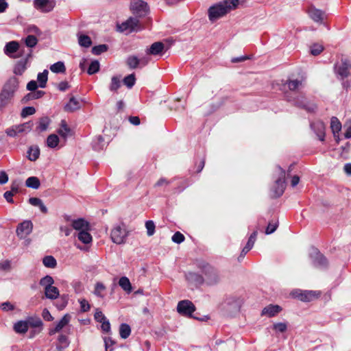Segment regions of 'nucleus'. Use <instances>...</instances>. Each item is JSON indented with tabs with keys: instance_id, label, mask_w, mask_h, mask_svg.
<instances>
[{
	"instance_id": "nucleus-58",
	"label": "nucleus",
	"mask_w": 351,
	"mask_h": 351,
	"mask_svg": "<svg viewBox=\"0 0 351 351\" xmlns=\"http://www.w3.org/2000/svg\"><path fill=\"white\" fill-rule=\"evenodd\" d=\"M278 227V222H269L268 226H267L265 233L267 234H270L274 232Z\"/></svg>"
},
{
	"instance_id": "nucleus-29",
	"label": "nucleus",
	"mask_w": 351,
	"mask_h": 351,
	"mask_svg": "<svg viewBox=\"0 0 351 351\" xmlns=\"http://www.w3.org/2000/svg\"><path fill=\"white\" fill-rule=\"evenodd\" d=\"M45 294L48 299L54 300L59 296V291L57 287L51 285L45 289Z\"/></svg>"
},
{
	"instance_id": "nucleus-56",
	"label": "nucleus",
	"mask_w": 351,
	"mask_h": 351,
	"mask_svg": "<svg viewBox=\"0 0 351 351\" xmlns=\"http://www.w3.org/2000/svg\"><path fill=\"white\" fill-rule=\"evenodd\" d=\"M184 236L180 232H176L172 237V241L176 243H181L184 241Z\"/></svg>"
},
{
	"instance_id": "nucleus-41",
	"label": "nucleus",
	"mask_w": 351,
	"mask_h": 351,
	"mask_svg": "<svg viewBox=\"0 0 351 351\" xmlns=\"http://www.w3.org/2000/svg\"><path fill=\"white\" fill-rule=\"evenodd\" d=\"M78 43L80 46L84 47H89L92 45L90 38L86 35H80L78 36Z\"/></svg>"
},
{
	"instance_id": "nucleus-22",
	"label": "nucleus",
	"mask_w": 351,
	"mask_h": 351,
	"mask_svg": "<svg viewBox=\"0 0 351 351\" xmlns=\"http://www.w3.org/2000/svg\"><path fill=\"white\" fill-rule=\"evenodd\" d=\"M80 101L75 97H71L69 101L65 105L64 110L66 112H73L80 108Z\"/></svg>"
},
{
	"instance_id": "nucleus-8",
	"label": "nucleus",
	"mask_w": 351,
	"mask_h": 351,
	"mask_svg": "<svg viewBox=\"0 0 351 351\" xmlns=\"http://www.w3.org/2000/svg\"><path fill=\"white\" fill-rule=\"evenodd\" d=\"M177 311L182 315L192 317V314L195 311V306L190 300H184L178 302Z\"/></svg>"
},
{
	"instance_id": "nucleus-55",
	"label": "nucleus",
	"mask_w": 351,
	"mask_h": 351,
	"mask_svg": "<svg viewBox=\"0 0 351 351\" xmlns=\"http://www.w3.org/2000/svg\"><path fill=\"white\" fill-rule=\"evenodd\" d=\"M11 261L10 260H3L0 261V270L8 271L11 269Z\"/></svg>"
},
{
	"instance_id": "nucleus-19",
	"label": "nucleus",
	"mask_w": 351,
	"mask_h": 351,
	"mask_svg": "<svg viewBox=\"0 0 351 351\" xmlns=\"http://www.w3.org/2000/svg\"><path fill=\"white\" fill-rule=\"evenodd\" d=\"M313 130H315L319 139L324 141L325 135V125L324 122L318 121L311 124Z\"/></svg>"
},
{
	"instance_id": "nucleus-40",
	"label": "nucleus",
	"mask_w": 351,
	"mask_h": 351,
	"mask_svg": "<svg viewBox=\"0 0 351 351\" xmlns=\"http://www.w3.org/2000/svg\"><path fill=\"white\" fill-rule=\"evenodd\" d=\"M287 84L291 90H296L303 86V82L299 80H289Z\"/></svg>"
},
{
	"instance_id": "nucleus-13",
	"label": "nucleus",
	"mask_w": 351,
	"mask_h": 351,
	"mask_svg": "<svg viewBox=\"0 0 351 351\" xmlns=\"http://www.w3.org/2000/svg\"><path fill=\"white\" fill-rule=\"evenodd\" d=\"M310 256L315 267H324L326 266L327 261L326 258L317 249H312Z\"/></svg>"
},
{
	"instance_id": "nucleus-34",
	"label": "nucleus",
	"mask_w": 351,
	"mask_h": 351,
	"mask_svg": "<svg viewBox=\"0 0 351 351\" xmlns=\"http://www.w3.org/2000/svg\"><path fill=\"white\" fill-rule=\"evenodd\" d=\"M48 71L44 70L43 72L39 73L37 76V80L39 83L38 86L40 88H45L48 80Z\"/></svg>"
},
{
	"instance_id": "nucleus-47",
	"label": "nucleus",
	"mask_w": 351,
	"mask_h": 351,
	"mask_svg": "<svg viewBox=\"0 0 351 351\" xmlns=\"http://www.w3.org/2000/svg\"><path fill=\"white\" fill-rule=\"evenodd\" d=\"M145 228L147 229V234L149 237L152 236L155 233V224L153 221L149 220L145 222Z\"/></svg>"
},
{
	"instance_id": "nucleus-46",
	"label": "nucleus",
	"mask_w": 351,
	"mask_h": 351,
	"mask_svg": "<svg viewBox=\"0 0 351 351\" xmlns=\"http://www.w3.org/2000/svg\"><path fill=\"white\" fill-rule=\"evenodd\" d=\"M99 70V62L97 60L92 61L88 69V73L93 75Z\"/></svg>"
},
{
	"instance_id": "nucleus-37",
	"label": "nucleus",
	"mask_w": 351,
	"mask_h": 351,
	"mask_svg": "<svg viewBox=\"0 0 351 351\" xmlns=\"http://www.w3.org/2000/svg\"><path fill=\"white\" fill-rule=\"evenodd\" d=\"M131 333V328L127 324H121L119 327V334L122 339H127Z\"/></svg>"
},
{
	"instance_id": "nucleus-20",
	"label": "nucleus",
	"mask_w": 351,
	"mask_h": 351,
	"mask_svg": "<svg viewBox=\"0 0 351 351\" xmlns=\"http://www.w3.org/2000/svg\"><path fill=\"white\" fill-rule=\"evenodd\" d=\"M281 310L280 306L270 304L263 309L261 315L271 317L278 314Z\"/></svg>"
},
{
	"instance_id": "nucleus-5",
	"label": "nucleus",
	"mask_w": 351,
	"mask_h": 351,
	"mask_svg": "<svg viewBox=\"0 0 351 351\" xmlns=\"http://www.w3.org/2000/svg\"><path fill=\"white\" fill-rule=\"evenodd\" d=\"M141 29L139 21L136 17H130L127 21L121 25H117V29L119 32H137Z\"/></svg>"
},
{
	"instance_id": "nucleus-3",
	"label": "nucleus",
	"mask_w": 351,
	"mask_h": 351,
	"mask_svg": "<svg viewBox=\"0 0 351 351\" xmlns=\"http://www.w3.org/2000/svg\"><path fill=\"white\" fill-rule=\"evenodd\" d=\"M128 234L129 232L124 224H117L111 230L110 238L113 243L121 245L125 243Z\"/></svg>"
},
{
	"instance_id": "nucleus-50",
	"label": "nucleus",
	"mask_w": 351,
	"mask_h": 351,
	"mask_svg": "<svg viewBox=\"0 0 351 351\" xmlns=\"http://www.w3.org/2000/svg\"><path fill=\"white\" fill-rule=\"evenodd\" d=\"M108 47L106 45H99L92 48V53L95 55H99L108 50Z\"/></svg>"
},
{
	"instance_id": "nucleus-60",
	"label": "nucleus",
	"mask_w": 351,
	"mask_h": 351,
	"mask_svg": "<svg viewBox=\"0 0 351 351\" xmlns=\"http://www.w3.org/2000/svg\"><path fill=\"white\" fill-rule=\"evenodd\" d=\"M138 61L140 66H146L151 61L150 55H147L146 53L145 56L138 58Z\"/></svg>"
},
{
	"instance_id": "nucleus-36",
	"label": "nucleus",
	"mask_w": 351,
	"mask_h": 351,
	"mask_svg": "<svg viewBox=\"0 0 351 351\" xmlns=\"http://www.w3.org/2000/svg\"><path fill=\"white\" fill-rule=\"evenodd\" d=\"M50 70L55 73H63L66 71V67L62 62H57L50 66Z\"/></svg>"
},
{
	"instance_id": "nucleus-9",
	"label": "nucleus",
	"mask_w": 351,
	"mask_h": 351,
	"mask_svg": "<svg viewBox=\"0 0 351 351\" xmlns=\"http://www.w3.org/2000/svg\"><path fill=\"white\" fill-rule=\"evenodd\" d=\"M32 123L30 122L24 123L23 124L14 125L6 130L8 136L16 137L21 133H27L32 130Z\"/></svg>"
},
{
	"instance_id": "nucleus-24",
	"label": "nucleus",
	"mask_w": 351,
	"mask_h": 351,
	"mask_svg": "<svg viewBox=\"0 0 351 351\" xmlns=\"http://www.w3.org/2000/svg\"><path fill=\"white\" fill-rule=\"evenodd\" d=\"M28 60V57H27L24 60H21L15 64L14 68V73L16 75H21L24 71H25L27 66V63Z\"/></svg>"
},
{
	"instance_id": "nucleus-45",
	"label": "nucleus",
	"mask_w": 351,
	"mask_h": 351,
	"mask_svg": "<svg viewBox=\"0 0 351 351\" xmlns=\"http://www.w3.org/2000/svg\"><path fill=\"white\" fill-rule=\"evenodd\" d=\"M323 50L324 47L318 43H314L310 47L311 53L315 56L320 54Z\"/></svg>"
},
{
	"instance_id": "nucleus-61",
	"label": "nucleus",
	"mask_w": 351,
	"mask_h": 351,
	"mask_svg": "<svg viewBox=\"0 0 351 351\" xmlns=\"http://www.w3.org/2000/svg\"><path fill=\"white\" fill-rule=\"evenodd\" d=\"M95 319L101 323L104 320H106L107 318L106 316L103 314V313L101 311L97 310V311L95 313Z\"/></svg>"
},
{
	"instance_id": "nucleus-28",
	"label": "nucleus",
	"mask_w": 351,
	"mask_h": 351,
	"mask_svg": "<svg viewBox=\"0 0 351 351\" xmlns=\"http://www.w3.org/2000/svg\"><path fill=\"white\" fill-rule=\"evenodd\" d=\"M40 156V149L38 146H31L27 151V158L31 161H36Z\"/></svg>"
},
{
	"instance_id": "nucleus-39",
	"label": "nucleus",
	"mask_w": 351,
	"mask_h": 351,
	"mask_svg": "<svg viewBox=\"0 0 351 351\" xmlns=\"http://www.w3.org/2000/svg\"><path fill=\"white\" fill-rule=\"evenodd\" d=\"M126 64L129 68L134 69L139 65L138 58L136 56H130L126 60Z\"/></svg>"
},
{
	"instance_id": "nucleus-53",
	"label": "nucleus",
	"mask_w": 351,
	"mask_h": 351,
	"mask_svg": "<svg viewBox=\"0 0 351 351\" xmlns=\"http://www.w3.org/2000/svg\"><path fill=\"white\" fill-rule=\"evenodd\" d=\"M273 328L276 332H284L287 329V324L284 322L276 323L273 325Z\"/></svg>"
},
{
	"instance_id": "nucleus-38",
	"label": "nucleus",
	"mask_w": 351,
	"mask_h": 351,
	"mask_svg": "<svg viewBox=\"0 0 351 351\" xmlns=\"http://www.w3.org/2000/svg\"><path fill=\"white\" fill-rule=\"evenodd\" d=\"M59 137L56 134H50L47 138V145L50 148H55L59 143Z\"/></svg>"
},
{
	"instance_id": "nucleus-49",
	"label": "nucleus",
	"mask_w": 351,
	"mask_h": 351,
	"mask_svg": "<svg viewBox=\"0 0 351 351\" xmlns=\"http://www.w3.org/2000/svg\"><path fill=\"white\" fill-rule=\"evenodd\" d=\"M50 121L47 117H43L40 119L38 129L40 132L46 130L49 125Z\"/></svg>"
},
{
	"instance_id": "nucleus-26",
	"label": "nucleus",
	"mask_w": 351,
	"mask_h": 351,
	"mask_svg": "<svg viewBox=\"0 0 351 351\" xmlns=\"http://www.w3.org/2000/svg\"><path fill=\"white\" fill-rule=\"evenodd\" d=\"M14 97L3 91L0 93V110H3L12 101Z\"/></svg>"
},
{
	"instance_id": "nucleus-35",
	"label": "nucleus",
	"mask_w": 351,
	"mask_h": 351,
	"mask_svg": "<svg viewBox=\"0 0 351 351\" xmlns=\"http://www.w3.org/2000/svg\"><path fill=\"white\" fill-rule=\"evenodd\" d=\"M330 128L335 136L336 135V134H338L341 130V123L337 117H332L330 121Z\"/></svg>"
},
{
	"instance_id": "nucleus-16",
	"label": "nucleus",
	"mask_w": 351,
	"mask_h": 351,
	"mask_svg": "<svg viewBox=\"0 0 351 351\" xmlns=\"http://www.w3.org/2000/svg\"><path fill=\"white\" fill-rule=\"evenodd\" d=\"M350 64L347 61L342 60L341 62L335 65V72L341 78L346 77L349 74Z\"/></svg>"
},
{
	"instance_id": "nucleus-21",
	"label": "nucleus",
	"mask_w": 351,
	"mask_h": 351,
	"mask_svg": "<svg viewBox=\"0 0 351 351\" xmlns=\"http://www.w3.org/2000/svg\"><path fill=\"white\" fill-rule=\"evenodd\" d=\"M72 227L79 232L89 230V223L84 219L80 218L72 221Z\"/></svg>"
},
{
	"instance_id": "nucleus-62",
	"label": "nucleus",
	"mask_w": 351,
	"mask_h": 351,
	"mask_svg": "<svg viewBox=\"0 0 351 351\" xmlns=\"http://www.w3.org/2000/svg\"><path fill=\"white\" fill-rule=\"evenodd\" d=\"M81 310L83 312H86L90 309V304L88 301L85 299L81 300L80 301Z\"/></svg>"
},
{
	"instance_id": "nucleus-18",
	"label": "nucleus",
	"mask_w": 351,
	"mask_h": 351,
	"mask_svg": "<svg viewBox=\"0 0 351 351\" xmlns=\"http://www.w3.org/2000/svg\"><path fill=\"white\" fill-rule=\"evenodd\" d=\"M19 48V43L16 41H11L8 43L4 48V53L10 58H16L19 57V56L14 55Z\"/></svg>"
},
{
	"instance_id": "nucleus-51",
	"label": "nucleus",
	"mask_w": 351,
	"mask_h": 351,
	"mask_svg": "<svg viewBox=\"0 0 351 351\" xmlns=\"http://www.w3.org/2000/svg\"><path fill=\"white\" fill-rule=\"evenodd\" d=\"M104 344H105V350L106 351H113V346L115 343V341L112 340L110 337H104Z\"/></svg>"
},
{
	"instance_id": "nucleus-64",
	"label": "nucleus",
	"mask_w": 351,
	"mask_h": 351,
	"mask_svg": "<svg viewBox=\"0 0 351 351\" xmlns=\"http://www.w3.org/2000/svg\"><path fill=\"white\" fill-rule=\"evenodd\" d=\"M345 128H346V131L344 134V136L346 138H351V120L348 121L345 124Z\"/></svg>"
},
{
	"instance_id": "nucleus-33",
	"label": "nucleus",
	"mask_w": 351,
	"mask_h": 351,
	"mask_svg": "<svg viewBox=\"0 0 351 351\" xmlns=\"http://www.w3.org/2000/svg\"><path fill=\"white\" fill-rule=\"evenodd\" d=\"M119 285L126 292L130 293L132 291V285L128 278L121 277L119 280Z\"/></svg>"
},
{
	"instance_id": "nucleus-23",
	"label": "nucleus",
	"mask_w": 351,
	"mask_h": 351,
	"mask_svg": "<svg viewBox=\"0 0 351 351\" xmlns=\"http://www.w3.org/2000/svg\"><path fill=\"white\" fill-rule=\"evenodd\" d=\"M88 230H89L80 231L77 234V237L79 241H80L82 243L86 245L90 244L93 241V237L88 232Z\"/></svg>"
},
{
	"instance_id": "nucleus-14",
	"label": "nucleus",
	"mask_w": 351,
	"mask_h": 351,
	"mask_svg": "<svg viewBox=\"0 0 351 351\" xmlns=\"http://www.w3.org/2000/svg\"><path fill=\"white\" fill-rule=\"evenodd\" d=\"M70 321L71 315L69 314L64 315L53 328L49 329V335H53L57 332H59L64 327L69 324Z\"/></svg>"
},
{
	"instance_id": "nucleus-31",
	"label": "nucleus",
	"mask_w": 351,
	"mask_h": 351,
	"mask_svg": "<svg viewBox=\"0 0 351 351\" xmlns=\"http://www.w3.org/2000/svg\"><path fill=\"white\" fill-rule=\"evenodd\" d=\"M28 324L25 321H19L14 326V330L18 333H25L28 330Z\"/></svg>"
},
{
	"instance_id": "nucleus-12",
	"label": "nucleus",
	"mask_w": 351,
	"mask_h": 351,
	"mask_svg": "<svg viewBox=\"0 0 351 351\" xmlns=\"http://www.w3.org/2000/svg\"><path fill=\"white\" fill-rule=\"evenodd\" d=\"M19 87V80L16 77H10L3 86L1 91L14 97Z\"/></svg>"
},
{
	"instance_id": "nucleus-57",
	"label": "nucleus",
	"mask_w": 351,
	"mask_h": 351,
	"mask_svg": "<svg viewBox=\"0 0 351 351\" xmlns=\"http://www.w3.org/2000/svg\"><path fill=\"white\" fill-rule=\"evenodd\" d=\"M257 237V231H254L250 237L246 245V248H252Z\"/></svg>"
},
{
	"instance_id": "nucleus-25",
	"label": "nucleus",
	"mask_w": 351,
	"mask_h": 351,
	"mask_svg": "<svg viewBox=\"0 0 351 351\" xmlns=\"http://www.w3.org/2000/svg\"><path fill=\"white\" fill-rule=\"evenodd\" d=\"M45 94V92L43 90H34L31 91V93L27 94L22 99L23 103H27L30 100L37 99L42 97Z\"/></svg>"
},
{
	"instance_id": "nucleus-42",
	"label": "nucleus",
	"mask_w": 351,
	"mask_h": 351,
	"mask_svg": "<svg viewBox=\"0 0 351 351\" xmlns=\"http://www.w3.org/2000/svg\"><path fill=\"white\" fill-rule=\"evenodd\" d=\"M43 265L49 268H54L56 266V260L52 256H47L43 259Z\"/></svg>"
},
{
	"instance_id": "nucleus-7",
	"label": "nucleus",
	"mask_w": 351,
	"mask_h": 351,
	"mask_svg": "<svg viewBox=\"0 0 351 351\" xmlns=\"http://www.w3.org/2000/svg\"><path fill=\"white\" fill-rule=\"evenodd\" d=\"M278 169L279 171L280 176L276 181L275 185L273 189V197H278L281 196L284 191L285 189V171L280 168V167H278Z\"/></svg>"
},
{
	"instance_id": "nucleus-10",
	"label": "nucleus",
	"mask_w": 351,
	"mask_h": 351,
	"mask_svg": "<svg viewBox=\"0 0 351 351\" xmlns=\"http://www.w3.org/2000/svg\"><path fill=\"white\" fill-rule=\"evenodd\" d=\"M32 229L33 224L31 221H24L17 226L16 234L20 239H25L32 232Z\"/></svg>"
},
{
	"instance_id": "nucleus-44",
	"label": "nucleus",
	"mask_w": 351,
	"mask_h": 351,
	"mask_svg": "<svg viewBox=\"0 0 351 351\" xmlns=\"http://www.w3.org/2000/svg\"><path fill=\"white\" fill-rule=\"evenodd\" d=\"M54 282L53 278L50 276H46L44 278H41L40 280V285L44 287V289H47V287H51Z\"/></svg>"
},
{
	"instance_id": "nucleus-15",
	"label": "nucleus",
	"mask_w": 351,
	"mask_h": 351,
	"mask_svg": "<svg viewBox=\"0 0 351 351\" xmlns=\"http://www.w3.org/2000/svg\"><path fill=\"white\" fill-rule=\"evenodd\" d=\"M165 45L162 42H155L145 51L147 55L162 56L164 53Z\"/></svg>"
},
{
	"instance_id": "nucleus-11",
	"label": "nucleus",
	"mask_w": 351,
	"mask_h": 351,
	"mask_svg": "<svg viewBox=\"0 0 351 351\" xmlns=\"http://www.w3.org/2000/svg\"><path fill=\"white\" fill-rule=\"evenodd\" d=\"M55 0H34V5L36 9L42 12H49L55 7Z\"/></svg>"
},
{
	"instance_id": "nucleus-30",
	"label": "nucleus",
	"mask_w": 351,
	"mask_h": 351,
	"mask_svg": "<svg viewBox=\"0 0 351 351\" xmlns=\"http://www.w3.org/2000/svg\"><path fill=\"white\" fill-rule=\"evenodd\" d=\"M106 289V286L102 282H98L95 285L93 293L99 298H104Z\"/></svg>"
},
{
	"instance_id": "nucleus-52",
	"label": "nucleus",
	"mask_w": 351,
	"mask_h": 351,
	"mask_svg": "<svg viewBox=\"0 0 351 351\" xmlns=\"http://www.w3.org/2000/svg\"><path fill=\"white\" fill-rule=\"evenodd\" d=\"M25 45L29 47H34L38 43V40L36 36L33 35H29L25 40Z\"/></svg>"
},
{
	"instance_id": "nucleus-2",
	"label": "nucleus",
	"mask_w": 351,
	"mask_h": 351,
	"mask_svg": "<svg viewBox=\"0 0 351 351\" xmlns=\"http://www.w3.org/2000/svg\"><path fill=\"white\" fill-rule=\"evenodd\" d=\"M199 267L203 273V277H199L195 274H191L190 276L191 278H199L201 282H204L209 286L216 285L220 282L222 276L215 267L208 263H203L200 265Z\"/></svg>"
},
{
	"instance_id": "nucleus-4",
	"label": "nucleus",
	"mask_w": 351,
	"mask_h": 351,
	"mask_svg": "<svg viewBox=\"0 0 351 351\" xmlns=\"http://www.w3.org/2000/svg\"><path fill=\"white\" fill-rule=\"evenodd\" d=\"M292 295L302 302H308L319 298L321 292L312 290H295L293 291Z\"/></svg>"
},
{
	"instance_id": "nucleus-48",
	"label": "nucleus",
	"mask_w": 351,
	"mask_h": 351,
	"mask_svg": "<svg viewBox=\"0 0 351 351\" xmlns=\"http://www.w3.org/2000/svg\"><path fill=\"white\" fill-rule=\"evenodd\" d=\"M136 78L134 74H130L123 79V83L128 88H132L135 84Z\"/></svg>"
},
{
	"instance_id": "nucleus-43",
	"label": "nucleus",
	"mask_w": 351,
	"mask_h": 351,
	"mask_svg": "<svg viewBox=\"0 0 351 351\" xmlns=\"http://www.w3.org/2000/svg\"><path fill=\"white\" fill-rule=\"evenodd\" d=\"M121 84L120 78L117 76H113L111 78V83L109 88L111 91H117L120 88Z\"/></svg>"
},
{
	"instance_id": "nucleus-63",
	"label": "nucleus",
	"mask_w": 351,
	"mask_h": 351,
	"mask_svg": "<svg viewBox=\"0 0 351 351\" xmlns=\"http://www.w3.org/2000/svg\"><path fill=\"white\" fill-rule=\"evenodd\" d=\"M38 86H39L37 84V82L34 80H32L29 82L27 84V89L30 91H34L36 90Z\"/></svg>"
},
{
	"instance_id": "nucleus-59",
	"label": "nucleus",
	"mask_w": 351,
	"mask_h": 351,
	"mask_svg": "<svg viewBox=\"0 0 351 351\" xmlns=\"http://www.w3.org/2000/svg\"><path fill=\"white\" fill-rule=\"evenodd\" d=\"M58 340L60 344H61L60 346H62L63 348H66L69 345V341L67 337L64 335H59Z\"/></svg>"
},
{
	"instance_id": "nucleus-1",
	"label": "nucleus",
	"mask_w": 351,
	"mask_h": 351,
	"mask_svg": "<svg viewBox=\"0 0 351 351\" xmlns=\"http://www.w3.org/2000/svg\"><path fill=\"white\" fill-rule=\"evenodd\" d=\"M239 0H223L210 6L208 9V18L212 22L223 17L230 11L237 8Z\"/></svg>"
},
{
	"instance_id": "nucleus-32",
	"label": "nucleus",
	"mask_w": 351,
	"mask_h": 351,
	"mask_svg": "<svg viewBox=\"0 0 351 351\" xmlns=\"http://www.w3.org/2000/svg\"><path fill=\"white\" fill-rule=\"evenodd\" d=\"M25 185L29 188L37 189L40 187V182L37 177L32 176L26 180Z\"/></svg>"
},
{
	"instance_id": "nucleus-54",
	"label": "nucleus",
	"mask_w": 351,
	"mask_h": 351,
	"mask_svg": "<svg viewBox=\"0 0 351 351\" xmlns=\"http://www.w3.org/2000/svg\"><path fill=\"white\" fill-rule=\"evenodd\" d=\"M35 112H36V110L34 107H32V106L25 107L24 108H23L21 115L22 117H26L27 116L34 114L35 113Z\"/></svg>"
},
{
	"instance_id": "nucleus-6",
	"label": "nucleus",
	"mask_w": 351,
	"mask_h": 351,
	"mask_svg": "<svg viewBox=\"0 0 351 351\" xmlns=\"http://www.w3.org/2000/svg\"><path fill=\"white\" fill-rule=\"evenodd\" d=\"M130 9L132 13L138 17L145 16L149 11L147 3L143 0H132Z\"/></svg>"
},
{
	"instance_id": "nucleus-17",
	"label": "nucleus",
	"mask_w": 351,
	"mask_h": 351,
	"mask_svg": "<svg viewBox=\"0 0 351 351\" xmlns=\"http://www.w3.org/2000/svg\"><path fill=\"white\" fill-rule=\"evenodd\" d=\"M310 18L315 22L322 23L324 19V12L315 7H311L308 10Z\"/></svg>"
},
{
	"instance_id": "nucleus-27",
	"label": "nucleus",
	"mask_w": 351,
	"mask_h": 351,
	"mask_svg": "<svg viewBox=\"0 0 351 351\" xmlns=\"http://www.w3.org/2000/svg\"><path fill=\"white\" fill-rule=\"evenodd\" d=\"M70 132L71 130L68 127L66 121L62 120L60 128L58 130V134L64 139H66V138L70 135Z\"/></svg>"
}]
</instances>
